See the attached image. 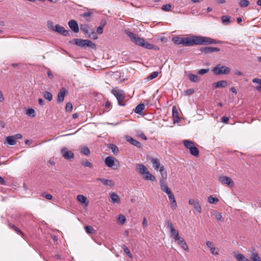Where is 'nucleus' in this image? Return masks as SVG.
<instances>
[{"label":"nucleus","mask_w":261,"mask_h":261,"mask_svg":"<svg viewBox=\"0 0 261 261\" xmlns=\"http://www.w3.org/2000/svg\"><path fill=\"white\" fill-rule=\"evenodd\" d=\"M220 49L215 47H204L201 49V51L205 54H210L213 52H218Z\"/></svg>","instance_id":"nucleus-12"},{"label":"nucleus","mask_w":261,"mask_h":261,"mask_svg":"<svg viewBox=\"0 0 261 261\" xmlns=\"http://www.w3.org/2000/svg\"><path fill=\"white\" fill-rule=\"evenodd\" d=\"M168 196L169 199L170 200V202L172 208L173 210L176 209V208L177 207V203H176L173 193H172L169 194V195H168Z\"/></svg>","instance_id":"nucleus-21"},{"label":"nucleus","mask_w":261,"mask_h":261,"mask_svg":"<svg viewBox=\"0 0 261 261\" xmlns=\"http://www.w3.org/2000/svg\"><path fill=\"white\" fill-rule=\"evenodd\" d=\"M42 196L45 197L46 199L48 200H51L53 198V196L50 194H42Z\"/></svg>","instance_id":"nucleus-58"},{"label":"nucleus","mask_w":261,"mask_h":261,"mask_svg":"<svg viewBox=\"0 0 261 261\" xmlns=\"http://www.w3.org/2000/svg\"><path fill=\"white\" fill-rule=\"evenodd\" d=\"M166 222L167 228L170 229L171 237L175 241L179 237L178 231L174 228L172 223L169 220H167Z\"/></svg>","instance_id":"nucleus-6"},{"label":"nucleus","mask_w":261,"mask_h":261,"mask_svg":"<svg viewBox=\"0 0 261 261\" xmlns=\"http://www.w3.org/2000/svg\"><path fill=\"white\" fill-rule=\"evenodd\" d=\"M115 159L114 157L109 156L105 159V163L109 167H113L114 165Z\"/></svg>","instance_id":"nucleus-17"},{"label":"nucleus","mask_w":261,"mask_h":261,"mask_svg":"<svg viewBox=\"0 0 261 261\" xmlns=\"http://www.w3.org/2000/svg\"><path fill=\"white\" fill-rule=\"evenodd\" d=\"M67 92V90L65 88H62L61 89L57 96V102L58 103H60L64 101L65 96Z\"/></svg>","instance_id":"nucleus-11"},{"label":"nucleus","mask_w":261,"mask_h":261,"mask_svg":"<svg viewBox=\"0 0 261 261\" xmlns=\"http://www.w3.org/2000/svg\"><path fill=\"white\" fill-rule=\"evenodd\" d=\"M71 42L73 44L80 47H90L92 48L95 47V44L92 41L87 39L82 40L81 39H74L72 40Z\"/></svg>","instance_id":"nucleus-3"},{"label":"nucleus","mask_w":261,"mask_h":261,"mask_svg":"<svg viewBox=\"0 0 261 261\" xmlns=\"http://www.w3.org/2000/svg\"><path fill=\"white\" fill-rule=\"evenodd\" d=\"M211 252L213 255H218L219 254V249L216 247H214L210 250Z\"/></svg>","instance_id":"nucleus-51"},{"label":"nucleus","mask_w":261,"mask_h":261,"mask_svg":"<svg viewBox=\"0 0 261 261\" xmlns=\"http://www.w3.org/2000/svg\"><path fill=\"white\" fill-rule=\"evenodd\" d=\"M172 40L177 45L182 44L185 46L222 43L221 41L201 36H194L192 37L185 38L176 36L173 37Z\"/></svg>","instance_id":"nucleus-1"},{"label":"nucleus","mask_w":261,"mask_h":261,"mask_svg":"<svg viewBox=\"0 0 261 261\" xmlns=\"http://www.w3.org/2000/svg\"><path fill=\"white\" fill-rule=\"evenodd\" d=\"M118 219L119 222L121 224H123L125 222V221H126L125 217L123 215H119Z\"/></svg>","instance_id":"nucleus-50"},{"label":"nucleus","mask_w":261,"mask_h":261,"mask_svg":"<svg viewBox=\"0 0 261 261\" xmlns=\"http://www.w3.org/2000/svg\"><path fill=\"white\" fill-rule=\"evenodd\" d=\"M61 154L62 156L66 160H70L74 158L73 153L66 147L63 148L61 150Z\"/></svg>","instance_id":"nucleus-8"},{"label":"nucleus","mask_w":261,"mask_h":261,"mask_svg":"<svg viewBox=\"0 0 261 261\" xmlns=\"http://www.w3.org/2000/svg\"><path fill=\"white\" fill-rule=\"evenodd\" d=\"M194 92V90L193 89H189L186 91H185V93L186 95H191L193 94Z\"/></svg>","instance_id":"nucleus-61"},{"label":"nucleus","mask_w":261,"mask_h":261,"mask_svg":"<svg viewBox=\"0 0 261 261\" xmlns=\"http://www.w3.org/2000/svg\"><path fill=\"white\" fill-rule=\"evenodd\" d=\"M125 34L129 38L130 40L136 45L148 49H159L157 46L152 44L148 43L144 38H140L137 34L130 32L129 30H125Z\"/></svg>","instance_id":"nucleus-2"},{"label":"nucleus","mask_w":261,"mask_h":261,"mask_svg":"<svg viewBox=\"0 0 261 261\" xmlns=\"http://www.w3.org/2000/svg\"><path fill=\"white\" fill-rule=\"evenodd\" d=\"M230 69L229 67L224 66H221L220 64L216 66L212 69L213 72L215 75H220L222 74H227L230 72Z\"/></svg>","instance_id":"nucleus-5"},{"label":"nucleus","mask_w":261,"mask_h":261,"mask_svg":"<svg viewBox=\"0 0 261 261\" xmlns=\"http://www.w3.org/2000/svg\"><path fill=\"white\" fill-rule=\"evenodd\" d=\"M85 228L86 232L89 234H93L95 231L94 228L91 226L86 225L85 226Z\"/></svg>","instance_id":"nucleus-36"},{"label":"nucleus","mask_w":261,"mask_h":261,"mask_svg":"<svg viewBox=\"0 0 261 261\" xmlns=\"http://www.w3.org/2000/svg\"><path fill=\"white\" fill-rule=\"evenodd\" d=\"M96 180H98V181H100L101 182H102V184L104 185L109 186L110 187H113L115 185L114 181L112 180H111V179H107L105 178L99 177V178H97Z\"/></svg>","instance_id":"nucleus-14"},{"label":"nucleus","mask_w":261,"mask_h":261,"mask_svg":"<svg viewBox=\"0 0 261 261\" xmlns=\"http://www.w3.org/2000/svg\"><path fill=\"white\" fill-rule=\"evenodd\" d=\"M6 142L10 145H14L16 143V140L13 136H8L6 138Z\"/></svg>","instance_id":"nucleus-25"},{"label":"nucleus","mask_w":261,"mask_h":261,"mask_svg":"<svg viewBox=\"0 0 261 261\" xmlns=\"http://www.w3.org/2000/svg\"><path fill=\"white\" fill-rule=\"evenodd\" d=\"M88 37H91L94 39L97 38V36L96 34L93 30H92L91 31L90 33H89L88 34Z\"/></svg>","instance_id":"nucleus-55"},{"label":"nucleus","mask_w":261,"mask_h":261,"mask_svg":"<svg viewBox=\"0 0 261 261\" xmlns=\"http://www.w3.org/2000/svg\"><path fill=\"white\" fill-rule=\"evenodd\" d=\"M194 208L199 213L202 212L201 207L198 200H196V203L194 204Z\"/></svg>","instance_id":"nucleus-37"},{"label":"nucleus","mask_w":261,"mask_h":261,"mask_svg":"<svg viewBox=\"0 0 261 261\" xmlns=\"http://www.w3.org/2000/svg\"><path fill=\"white\" fill-rule=\"evenodd\" d=\"M72 108H73V107H72V105L71 103L70 102H67L66 103V110L67 111H71V110H72Z\"/></svg>","instance_id":"nucleus-54"},{"label":"nucleus","mask_w":261,"mask_h":261,"mask_svg":"<svg viewBox=\"0 0 261 261\" xmlns=\"http://www.w3.org/2000/svg\"><path fill=\"white\" fill-rule=\"evenodd\" d=\"M236 258L238 261H250L249 259L246 258L242 253L238 254L236 256Z\"/></svg>","instance_id":"nucleus-30"},{"label":"nucleus","mask_w":261,"mask_h":261,"mask_svg":"<svg viewBox=\"0 0 261 261\" xmlns=\"http://www.w3.org/2000/svg\"><path fill=\"white\" fill-rule=\"evenodd\" d=\"M11 227L12 228H13L17 233H20V234H23L22 231L19 228H18L16 226H15L14 225H11Z\"/></svg>","instance_id":"nucleus-59"},{"label":"nucleus","mask_w":261,"mask_h":261,"mask_svg":"<svg viewBox=\"0 0 261 261\" xmlns=\"http://www.w3.org/2000/svg\"><path fill=\"white\" fill-rule=\"evenodd\" d=\"M182 143L184 146L189 150H190V148H192L193 147L195 146V143L193 142H192L188 140H183Z\"/></svg>","instance_id":"nucleus-24"},{"label":"nucleus","mask_w":261,"mask_h":261,"mask_svg":"<svg viewBox=\"0 0 261 261\" xmlns=\"http://www.w3.org/2000/svg\"><path fill=\"white\" fill-rule=\"evenodd\" d=\"M110 198L112 202L114 203H119L120 202V198L119 196L114 192H111L110 194Z\"/></svg>","instance_id":"nucleus-22"},{"label":"nucleus","mask_w":261,"mask_h":261,"mask_svg":"<svg viewBox=\"0 0 261 261\" xmlns=\"http://www.w3.org/2000/svg\"><path fill=\"white\" fill-rule=\"evenodd\" d=\"M190 153L195 156H197L199 155V151L197 147H196L195 146L193 147L192 148H190Z\"/></svg>","instance_id":"nucleus-32"},{"label":"nucleus","mask_w":261,"mask_h":261,"mask_svg":"<svg viewBox=\"0 0 261 261\" xmlns=\"http://www.w3.org/2000/svg\"><path fill=\"white\" fill-rule=\"evenodd\" d=\"M26 114L29 116L34 117L35 116V111L33 109H28L27 111Z\"/></svg>","instance_id":"nucleus-45"},{"label":"nucleus","mask_w":261,"mask_h":261,"mask_svg":"<svg viewBox=\"0 0 261 261\" xmlns=\"http://www.w3.org/2000/svg\"><path fill=\"white\" fill-rule=\"evenodd\" d=\"M252 82L257 84L258 85L256 86V89L258 91H261V79L255 78L253 79Z\"/></svg>","instance_id":"nucleus-29"},{"label":"nucleus","mask_w":261,"mask_h":261,"mask_svg":"<svg viewBox=\"0 0 261 261\" xmlns=\"http://www.w3.org/2000/svg\"><path fill=\"white\" fill-rule=\"evenodd\" d=\"M55 31L56 32L63 35V36H67L69 35V32L66 30L64 27L60 26L59 24H56L55 25Z\"/></svg>","instance_id":"nucleus-13"},{"label":"nucleus","mask_w":261,"mask_h":261,"mask_svg":"<svg viewBox=\"0 0 261 261\" xmlns=\"http://www.w3.org/2000/svg\"><path fill=\"white\" fill-rule=\"evenodd\" d=\"M96 13V11L94 9H91L81 14V16H91L92 15H95Z\"/></svg>","instance_id":"nucleus-31"},{"label":"nucleus","mask_w":261,"mask_h":261,"mask_svg":"<svg viewBox=\"0 0 261 261\" xmlns=\"http://www.w3.org/2000/svg\"><path fill=\"white\" fill-rule=\"evenodd\" d=\"M122 249L124 253L127 255L128 257H129L130 258H133L132 254L130 253L129 249L125 245H123L122 246Z\"/></svg>","instance_id":"nucleus-35"},{"label":"nucleus","mask_w":261,"mask_h":261,"mask_svg":"<svg viewBox=\"0 0 261 261\" xmlns=\"http://www.w3.org/2000/svg\"><path fill=\"white\" fill-rule=\"evenodd\" d=\"M209 71V69H202L198 71V73L201 75L207 73Z\"/></svg>","instance_id":"nucleus-57"},{"label":"nucleus","mask_w":261,"mask_h":261,"mask_svg":"<svg viewBox=\"0 0 261 261\" xmlns=\"http://www.w3.org/2000/svg\"><path fill=\"white\" fill-rule=\"evenodd\" d=\"M222 21L224 25H227L230 22V17H222Z\"/></svg>","instance_id":"nucleus-49"},{"label":"nucleus","mask_w":261,"mask_h":261,"mask_svg":"<svg viewBox=\"0 0 261 261\" xmlns=\"http://www.w3.org/2000/svg\"><path fill=\"white\" fill-rule=\"evenodd\" d=\"M206 245L207 247L210 248V250H211V248L215 247L213 242H212L211 241H207L206 242Z\"/></svg>","instance_id":"nucleus-60"},{"label":"nucleus","mask_w":261,"mask_h":261,"mask_svg":"<svg viewBox=\"0 0 261 261\" xmlns=\"http://www.w3.org/2000/svg\"><path fill=\"white\" fill-rule=\"evenodd\" d=\"M219 180L223 184L227 185L230 187H232L234 185V182L229 177L226 176H221L219 178Z\"/></svg>","instance_id":"nucleus-7"},{"label":"nucleus","mask_w":261,"mask_h":261,"mask_svg":"<svg viewBox=\"0 0 261 261\" xmlns=\"http://www.w3.org/2000/svg\"><path fill=\"white\" fill-rule=\"evenodd\" d=\"M251 259L252 261H261L260 258L256 252L253 253L251 256Z\"/></svg>","instance_id":"nucleus-38"},{"label":"nucleus","mask_w":261,"mask_h":261,"mask_svg":"<svg viewBox=\"0 0 261 261\" xmlns=\"http://www.w3.org/2000/svg\"><path fill=\"white\" fill-rule=\"evenodd\" d=\"M126 140L127 142L130 143L131 144L137 147L138 148L141 147V143L140 142L133 139L132 137H129V136H127L126 137Z\"/></svg>","instance_id":"nucleus-16"},{"label":"nucleus","mask_w":261,"mask_h":261,"mask_svg":"<svg viewBox=\"0 0 261 261\" xmlns=\"http://www.w3.org/2000/svg\"><path fill=\"white\" fill-rule=\"evenodd\" d=\"M82 165L84 167H88L90 168L93 167V165L91 163L89 162L88 160H85L82 162Z\"/></svg>","instance_id":"nucleus-46"},{"label":"nucleus","mask_w":261,"mask_h":261,"mask_svg":"<svg viewBox=\"0 0 261 261\" xmlns=\"http://www.w3.org/2000/svg\"><path fill=\"white\" fill-rule=\"evenodd\" d=\"M82 153L86 155H89L90 153V150L87 147H84L82 148Z\"/></svg>","instance_id":"nucleus-47"},{"label":"nucleus","mask_w":261,"mask_h":261,"mask_svg":"<svg viewBox=\"0 0 261 261\" xmlns=\"http://www.w3.org/2000/svg\"><path fill=\"white\" fill-rule=\"evenodd\" d=\"M207 201L210 203H216L218 202L219 199L217 197H214L210 196L208 197Z\"/></svg>","instance_id":"nucleus-40"},{"label":"nucleus","mask_w":261,"mask_h":261,"mask_svg":"<svg viewBox=\"0 0 261 261\" xmlns=\"http://www.w3.org/2000/svg\"><path fill=\"white\" fill-rule=\"evenodd\" d=\"M172 117L174 123L179 121L180 118L178 116L177 110L175 106L172 108Z\"/></svg>","instance_id":"nucleus-18"},{"label":"nucleus","mask_w":261,"mask_h":261,"mask_svg":"<svg viewBox=\"0 0 261 261\" xmlns=\"http://www.w3.org/2000/svg\"><path fill=\"white\" fill-rule=\"evenodd\" d=\"M109 147L112 150V151L114 154H117L118 153V148L115 145L113 144H110Z\"/></svg>","instance_id":"nucleus-34"},{"label":"nucleus","mask_w":261,"mask_h":261,"mask_svg":"<svg viewBox=\"0 0 261 261\" xmlns=\"http://www.w3.org/2000/svg\"><path fill=\"white\" fill-rule=\"evenodd\" d=\"M137 166L139 173L141 175H145L148 171L147 167L142 164H138Z\"/></svg>","instance_id":"nucleus-19"},{"label":"nucleus","mask_w":261,"mask_h":261,"mask_svg":"<svg viewBox=\"0 0 261 261\" xmlns=\"http://www.w3.org/2000/svg\"><path fill=\"white\" fill-rule=\"evenodd\" d=\"M150 161L152 164L153 168L156 170H160V167L162 166L160 160L158 159L152 158L150 159Z\"/></svg>","instance_id":"nucleus-15"},{"label":"nucleus","mask_w":261,"mask_h":261,"mask_svg":"<svg viewBox=\"0 0 261 261\" xmlns=\"http://www.w3.org/2000/svg\"><path fill=\"white\" fill-rule=\"evenodd\" d=\"M159 72L158 71H154L152 72L148 77V80H152L158 76Z\"/></svg>","instance_id":"nucleus-44"},{"label":"nucleus","mask_w":261,"mask_h":261,"mask_svg":"<svg viewBox=\"0 0 261 261\" xmlns=\"http://www.w3.org/2000/svg\"><path fill=\"white\" fill-rule=\"evenodd\" d=\"M44 97L50 101L53 99V95L50 92L46 91L44 94Z\"/></svg>","instance_id":"nucleus-39"},{"label":"nucleus","mask_w":261,"mask_h":261,"mask_svg":"<svg viewBox=\"0 0 261 261\" xmlns=\"http://www.w3.org/2000/svg\"><path fill=\"white\" fill-rule=\"evenodd\" d=\"M112 93L117 98L119 105L121 106H124L125 105L123 101L124 99V92L122 90L115 88L112 90Z\"/></svg>","instance_id":"nucleus-4"},{"label":"nucleus","mask_w":261,"mask_h":261,"mask_svg":"<svg viewBox=\"0 0 261 261\" xmlns=\"http://www.w3.org/2000/svg\"><path fill=\"white\" fill-rule=\"evenodd\" d=\"M81 30L85 34H89L90 33L92 30L90 29L89 27L87 24H83L81 25Z\"/></svg>","instance_id":"nucleus-28"},{"label":"nucleus","mask_w":261,"mask_h":261,"mask_svg":"<svg viewBox=\"0 0 261 261\" xmlns=\"http://www.w3.org/2000/svg\"><path fill=\"white\" fill-rule=\"evenodd\" d=\"M171 7L170 4L164 5L162 7V9L164 11H169L170 10Z\"/></svg>","instance_id":"nucleus-48"},{"label":"nucleus","mask_w":261,"mask_h":261,"mask_svg":"<svg viewBox=\"0 0 261 261\" xmlns=\"http://www.w3.org/2000/svg\"><path fill=\"white\" fill-rule=\"evenodd\" d=\"M77 200L81 202L82 203H84L86 202L87 198L84 195H79L77 196Z\"/></svg>","instance_id":"nucleus-43"},{"label":"nucleus","mask_w":261,"mask_h":261,"mask_svg":"<svg viewBox=\"0 0 261 261\" xmlns=\"http://www.w3.org/2000/svg\"><path fill=\"white\" fill-rule=\"evenodd\" d=\"M214 215L215 216V218L217 219V220L222 221V217L220 213L216 212L214 213Z\"/></svg>","instance_id":"nucleus-52"},{"label":"nucleus","mask_w":261,"mask_h":261,"mask_svg":"<svg viewBox=\"0 0 261 261\" xmlns=\"http://www.w3.org/2000/svg\"><path fill=\"white\" fill-rule=\"evenodd\" d=\"M178 245L180 246V247L186 251H189L188 246L185 241H182L181 243H178Z\"/></svg>","instance_id":"nucleus-41"},{"label":"nucleus","mask_w":261,"mask_h":261,"mask_svg":"<svg viewBox=\"0 0 261 261\" xmlns=\"http://www.w3.org/2000/svg\"><path fill=\"white\" fill-rule=\"evenodd\" d=\"M144 175V178L145 180H148L150 181H154L155 180V177L148 171Z\"/></svg>","instance_id":"nucleus-27"},{"label":"nucleus","mask_w":261,"mask_h":261,"mask_svg":"<svg viewBox=\"0 0 261 261\" xmlns=\"http://www.w3.org/2000/svg\"><path fill=\"white\" fill-rule=\"evenodd\" d=\"M249 5V2L248 0H240L239 5L241 7H246Z\"/></svg>","instance_id":"nucleus-42"},{"label":"nucleus","mask_w":261,"mask_h":261,"mask_svg":"<svg viewBox=\"0 0 261 261\" xmlns=\"http://www.w3.org/2000/svg\"><path fill=\"white\" fill-rule=\"evenodd\" d=\"M103 27H101V26H99L97 28V29H96V32L97 33L99 34H101L103 32Z\"/></svg>","instance_id":"nucleus-62"},{"label":"nucleus","mask_w":261,"mask_h":261,"mask_svg":"<svg viewBox=\"0 0 261 261\" xmlns=\"http://www.w3.org/2000/svg\"><path fill=\"white\" fill-rule=\"evenodd\" d=\"M160 185L162 191L166 193L168 195L172 193L171 189L168 187L165 181L164 180H160Z\"/></svg>","instance_id":"nucleus-9"},{"label":"nucleus","mask_w":261,"mask_h":261,"mask_svg":"<svg viewBox=\"0 0 261 261\" xmlns=\"http://www.w3.org/2000/svg\"><path fill=\"white\" fill-rule=\"evenodd\" d=\"M159 171L161 173L162 176V179H161L160 180H164V181H165L167 177V174L166 171L165 170L164 166L162 165V166H161Z\"/></svg>","instance_id":"nucleus-26"},{"label":"nucleus","mask_w":261,"mask_h":261,"mask_svg":"<svg viewBox=\"0 0 261 261\" xmlns=\"http://www.w3.org/2000/svg\"><path fill=\"white\" fill-rule=\"evenodd\" d=\"M139 137L143 140H147V137L146 136H145V135L144 134V133H141V134H140L139 135Z\"/></svg>","instance_id":"nucleus-64"},{"label":"nucleus","mask_w":261,"mask_h":261,"mask_svg":"<svg viewBox=\"0 0 261 261\" xmlns=\"http://www.w3.org/2000/svg\"><path fill=\"white\" fill-rule=\"evenodd\" d=\"M88 37H91L94 39L97 38V36L96 34L93 30H92L91 31L90 33H89L88 34Z\"/></svg>","instance_id":"nucleus-56"},{"label":"nucleus","mask_w":261,"mask_h":261,"mask_svg":"<svg viewBox=\"0 0 261 261\" xmlns=\"http://www.w3.org/2000/svg\"><path fill=\"white\" fill-rule=\"evenodd\" d=\"M228 120H229V118H228V117H227L226 116H223L222 118V122L224 123H227Z\"/></svg>","instance_id":"nucleus-63"},{"label":"nucleus","mask_w":261,"mask_h":261,"mask_svg":"<svg viewBox=\"0 0 261 261\" xmlns=\"http://www.w3.org/2000/svg\"><path fill=\"white\" fill-rule=\"evenodd\" d=\"M68 25L70 29L74 33L79 32V27L77 22L74 20H71L68 22Z\"/></svg>","instance_id":"nucleus-10"},{"label":"nucleus","mask_w":261,"mask_h":261,"mask_svg":"<svg viewBox=\"0 0 261 261\" xmlns=\"http://www.w3.org/2000/svg\"><path fill=\"white\" fill-rule=\"evenodd\" d=\"M47 25L48 28L52 31H55L56 28L55 25H54V23L52 21H49L47 22Z\"/></svg>","instance_id":"nucleus-53"},{"label":"nucleus","mask_w":261,"mask_h":261,"mask_svg":"<svg viewBox=\"0 0 261 261\" xmlns=\"http://www.w3.org/2000/svg\"><path fill=\"white\" fill-rule=\"evenodd\" d=\"M145 108V105L144 103L139 104L135 108V112L139 115L143 114V110Z\"/></svg>","instance_id":"nucleus-23"},{"label":"nucleus","mask_w":261,"mask_h":261,"mask_svg":"<svg viewBox=\"0 0 261 261\" xmlns=\"http://www.w3.org/2000/svg\"><path fill=\"white\" fill-rule=\"evenodd\" d=\"M189 80L193 82H196L199 80V76L192 73L188 74Z\"/></svg>","instance_id":"nucleus-33"},{"label":"nucleus","mask_w":261,"mask_h":261,"mask_svg":"<svg viewBox=\"0 0 261 261\" xmlns=\"http://www.w3.org/2000/svg\"><path fill=\"white\" fill-rule=\"evenodd\" d=\"M227 85L228 83L227 81L224 80L219 81L216 83H214L213 84V86L216 88H225L227 87Z\"/></svg>","instance_id":"nucleus-20"}]
</instances>
